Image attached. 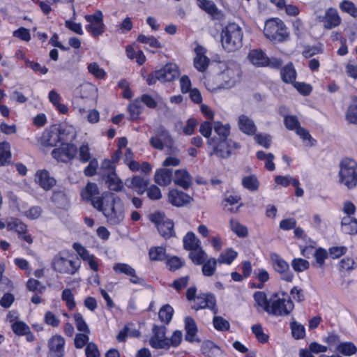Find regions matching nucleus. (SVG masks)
<instances>
[{
    "label": "nucleus",
    "mask_w": 357,
    "mask_h": 357,
    "mask_svg": "<svg viewBox=\"0 0 357 357\" xmlns=\"http://www.w3.org/2000/svg\"><path fill=\"white\" fill-rule=\"evenodd\" d=\"M241 70L238 65L231 63L220 74L223 88H231L240 81Z\"/></svg>",
    "instance_id": "9b49d317"
},
{
    "label": "nucleus",
    "mask_w": 357,
    "mask_h": 357,
    "mask_svg": "<svg viewBox=\"0 0 357 357\" xmlns=\"http://www.w3.org/2000/svg\"><path fill=\"white\" fill-rule=\"evenodd\" d=\"M149 219L155 225L158 232L162 237L169 238L174 236V223L164 213L160 212L153 213L150 215Z\"/></svg>",
    "instance_id": "0eeeda50"
},
{
    "label": "nucleus",
    "mask_w": 357,
    "mask_h": 357,
    "mask_svg": "<svg viewBox=\"0 0 357 357\" xmlns=\"http://www.w3.org/2000/svg\"><path fill=\"white\" fill-rule=\"evenodd\" d=\"M291 330L292 336L296 339H303L305 336V330L303 325L296 321H293L291 324Z\"/></svg>",
    "instance_id": "09e8293b"
},
{
    "label": "nucleus",
    "mask_w": 357,
    "mask_h": 357,
    "mask_svg": "<svg viewBox=\"0 0 357 357\" xmlns=\"http://www.w3.org/2000/svg\"><path fill=\"white\" fill-rule=\"evenodd\" d=\"M270 258L272 261L273 268L276 272L282 273L289 271V266L288 263L279 255L275 252L271 253L270 255Z\"/></svg>",
    "instance_id": "c85d7f7f"
},
{
    "label": "nucleus",
    "mask_w": 357,
    "mask_h": 357,
    "mask_svg": "<svg viewBox=\"0 0 357 357\" xmlns=\"http://www.w3.org/2000/svg\"><path fill=\"white\" fill-rule=\"evenodd\" d=\"M137 40L143 44H149L153 48L162 47L161 43L153 36H146L143 34L138 36Z\"/></svg>",
    "instance_id": "13d9d810"
},
{
    "label": "nucleus",
    "mask_w": 357,
    "mask_h": 357,
    "mask_svg": "<svg viewBox=\"0 0 357 357\" xmlns=\"http://www.w3.org/2000/svg\"><path fill=\"white\" fill-rule=\"evenodd\" d=\"M255 301V305L258 309L260 308L267 312L268 308L270 307V304L267 300L266 295L263 291H256L253 295Z\"/></svg>",
    "instance_id": "a19ab883"
},
{
    "label": "nucleus",
    "mask_w": 357,
    "mask_h": 357,
    "mask_svg": "<svg viewBox=\"0 0 357 357\" xmlns=\"http://www.w3.org/2000/svg\"><path fill=\"white\" fill-rule=\"evenodd\" d=\"M222 47L227 52H234L242 46L243 33L236 23H229L220 33Z\"/></svg>",
    "instance_id": "f03ea898"
},
{
    "label": "nucleus",
    "mask_w": 357,
    "mask_h": 357,
    "mask_svg": "<svg viewBox=\"0 0 357 357\" xmlns=\"http://www.w3.org/2000/svg\"><path fill=\"white\" fill-rule=\"evenodd\" d=\"M88 166L84 169V173L86 176H93L96 174L98 162L96 158L90 160Z\"/></svg>",
    "instance_id": "774afa93"
},
{
    "label": "nucleus",
    "mask_w": 357,
    "mask_h": 357,
    "mask_svg": "<svg viewBox=\"0 0 357 357\" xmlns=\"http://www.w3.org/2000/svg\"><path fill=\"white\" fill-rule=\"evenodd\" d=\"M294 308V304L289 298H277L272 301L267 313L274 316L289 315Z\"/></svg>",
    "instance_id": "6e6552de"
},
{
    "label": "nucleus",
    "mask_w": 357,
    "mask_h": 357,
    "mask_svg": "<svg viewBox=\"0 0 357 357\" xmlns=\"http://www.w3.org/2000/svg\"><path fill=\"white\" fill-rule=\"evenodd\" d=\"M339 183L351 189L357 185V162L346 158L340 162Z\"/></svg>",
    "instance_id": "39448f33"
},
{
    "label": "nucleus",
    "mask_w": 357,
    "mask_h": 357,
    "mask_svg": "<svg viewBox=\"0 0 357 357\" xmlns=\"http://www.w3.org/2000/svg\"><path fill=\"white\" fill-rule=\"evenodd\" d=\"M157 74L160 78V82H172L179 75L178 67L174 63H167L158 70Z\"/></svg>",
    "instance_id": "f3484780"
},
{
    "label": "nucleus",
    "mask_w": 357,
    "mask_h": 357,
    "mask_svg": "<svg viewBox=\"0 0 357 357\" xmlns=\"http://www.w3.org/2000/svg\"><path fill=\"white\" fill-rule=\"evenodd\" d=\"M105 183L108 188L112 191L120 192L124 188L123 182L116 174L111 175L110 176H109L105 180Z\"/></svg>",
    "instance_id": "f704fd0d"
},
{
    "label": "nucleus",
    "mask_w": 357,
    "mask_h": 357,
    "mask_svg": "<svg viewBox=\"0 0 357 357\" xmlns=\"http://www.w3.org/2000/svg\"><path fill=\"white\" fill-rule=\"evenodd\" d=\"M189 257L195 264L201 265L208 259V255L202 248L199 247L190 251Z\"/></svg>",
    "instance_id": "72a5a7b5"
},
{
    "label": "nucleus",
    "mask_w": 357,
    "mask_h": 357,
    "mask_svg": "<svg viewBox=\"0 0 357 357\" xmlns=\"http://www.w3.org/2000/svg\"><path fill=\"white\" fill-rule=\"evenodd\" d=\"M174 183L181 188L188 190L192 183V178L189 172L184 169H177L174 174Z\"/></svg>",
    "instance_id": "6ab92c4d"
},
{
    "label": "nucleus",
    "mask_w": 357,
    "mask_h": 357,
    "mask_svg": "<svg viewBox=\"0 0 357 357\" xmlns=\"http://www.w3.org/2000/svg\"><path fill=\"white\" fill-rule=\"evenodd\" d=\"M183 247L186 250L192 251L201 247L200 240L192 231L188 232L183 239Z\"/></svg>",
    "instance_id": "c756f323"
},
{
    "label": "nucleus",
    "mask_w": 357,
    "mask_h": 357,
    "mask_svg": "<svg viewBox=\"0 0 357 357\" xmlns=\"http://www.w3.org/2000/svg\"><path fill=\"white\" fill-rule=\"evenodd\" d=\"M65 339L60 335H53L48 342L50 357H63L64 356Z\"/></svg>",
    "instance_id": "2eb2a0df"
},
{
    "label": "nucleus",
    "mask_w": 357,
    "mask_h": 357,
    "mask_svg": "<svg viewBox=\"0 0 357 357\" xmlns=\"http://www.w3.org/2000/svg\"><path fill=\"white\" fill-rule=\"evenodd\" d=\"M99 193L98 185L95 183L89 182L82 190L81 195L84 199L90 201L93 205V202L100 197L98 196Z\"/></svg>",
    "instance_id": "393cba45"
},
{
    "label": "nucleus",
    "mask_w": 357,
    "mask_h": 357,
    "mask_svg": "<svg viewBox=\"0 0 357 357\" xmlns=\"http://www.w3.org/2000/svg\"><path fill=\"white\" fill-rule=\"evenodd\" d=\"M341 9L353 17H357V8L354 3L349 1H344L340 4Z\"/></svg>",
    "instance_id": "69168bd1"
},
{
    "label": "nucleus",
    "mask_w": 357,
    "mask_h": 357,
    "mask_svg": "<svg viewBox=\"0 0 357 357\" xmlns=\"http://www.w3.org/2000/svg\"><path fill=\"white\" fill-rule=\"evenodd\" d=\"M237 252L231 248H228L221 252L217 259L219 264H231L237 257Z\"/></svg>",
    "instance_id": "37998d69"
},
{
    "label": "nucleus",
    "mask_w": 357,
    "mask_h": 357,
    "mask_svg": "<svg viewBox=\"0 0 357 357\" xmlns=\"http://www.w3.org/2000/svg\"><path fill=\"white\" fill-rule=\"evenodd\" d=\"M341 227L345 234H357V219H353L350 216L344 217L341 222Z\"/></svg>",
    "instance_id": "7c9ffc66"
},
{
    "label": "nucleus",
    "mask_w": 357,
    "mask_h": 357,
    "mask_svg": "<svg viewBox=\"0 0 357 357\" xmlns=\"http://www.w3.org/2000/svg\"><path fill=\"white\" fill-rule=\"evenodd\" d=\"M10 146L8 142H0V164L6 165L10 163L11 158V153L10 151Z\"/></svg>",
    "instance_id": "79ce46f5"
},
{
    "label": "nucleus",
    "mask_w": 357,
    "mask_h": 357,
    "mask_svg": "<svg viewBox=\"0 0 357 357\" xmlns=\"http://www.w3.org/2000/svg\"><path fill=\"white\" fill-rule=\"evenodd\" d=\"M149 257L151 260L154 261H162L165 259V248L162 246L151 248L149 250Z\"/></svg>",
    "instance_id": "3c124183"
},
{
    "label": "nucleus",
    "mask_w": 357,
    "mask_h": 357,
    "mask_svg": "<svg viewBox=\"0 0 357 357\" xmlns=\"http://www.w3.org/2000/svg\"><path fill=\"white\" fill-rule=\"evenodd\" d=\"M37 182L45 190H50L56 184V180L50 176L46 170H39L36 172Z\"/></svg>",
    "instance_id": "4be33fe9"
},
{
    "label": "nucleus",
    "mask_w": 357,
    "mask_h": 357,
    "mask_svg": "<svg viewBox=\"0 0 357 357\" xmlns=\"http://www.w3.org/2000/svg\"><path fill=\"white\" fill-rule=\"evenodd\" d=\"M77 154L76 146L68 142H63L60 147L54 149L52 152L54 158L63 162H67L75 158Z\"/></svg>",
    "instance_id": "9d476101"
},
{
    "label": "nucleus",
    "mask_w": 357,
    "mask_h": 357,
    "mask_svg": "<svg viewBox=\"0 0 357 357\" xmlns=\"http://www.w3.org/2000/svg\"><path fill=\"white\" fill-rule=\"evenodd\" d=\"M238 126L241 132L248 135H254L257 130L253 120L245 114L238 116Z\"/></svg>",
    "instance_id": "412c9836"
},
{
    "label": "nucleus",
    "mask_w": 357,
    "mask_h": 357,
    "mask_svg": "<svg viewBox=\"0 0 357 357\" xmlns=\"http://www.w3.org/2000/svg\"><path fill=\"white\" fill-rule=\"evenodd\" d=\"M75 324L78 331L90 333V329L82 314L76 312L73 314Z\"/></svg>",
    "instance_id": "a18cd8bd"
},
{
    "label": "nucleus",
    "mask_w": 357,
    "mask_h": 357,
    "mask_svg": "<svg viewBox=\"0 0 357 357\" xmlns=\"http://www.w3.org/2000/svg\"><path fill=\"white\" fill-rule=\"evenodd\" d=\"M97 87L91 83L82 84L79 87V93L82 98H94L97 96Z\"/></svg>",
    "instance_id": "e433bc0d"
},
{
    "label": "nucleus",
    "mask_w": 357,
    "mask_h": 357,
    "mask_svg": "<svg viewBox=\"0 0 357 357\" xmlns=\"http://www.w3.org/2000/svg\"><path fill=\"white\" fill-rule=\"evenodd\" d=\"M252 332L257 340L261 343H266L268 340V336L264 333L263 328L260 324H255L252 326Z\"/></svg>",
    "instance_id": "6e6d98bb"
},
{
    "label": "nucleus",
    "mask_w": 357,
    "mask_h": 357,
    "mask_svg": "<svg viewBox=\"0 0 357 357\" xmlns=\"http://www.w3.org/2000/svg\"><path fill=\"white\" fill-rule=\"evenodd\" d=\"M284 123L287 129L296 130L300 125L298 118L294 115H286L284 119Z\"/></svg>",
    "instance_id": "4d7b16f0"
},
{
    "label": "nucleus",
    "mask_w": 357,
    "mask_h": 357,
    "mask_svg": "<svg viewBox=\"0 0 357 357\" xmlns=\"http://www.w3.org/2000/svg\"><path fill=\"white\" fill-rule=\"evenodd\" d=\"M173 313V308L169 305H165L160 308L158 316L161 321L169 324L172 319Z\"/></svg>",
    "instance_id": "de8ad7c7"
},
{
    "label": "nucleus",
    "mask_w": 357,
    "mask_h": 357,
    "mask_svg": "<svg viewBox=\"0 0 357 357\" xmlns=\"http://www.w3.org/2000/svg\"><path fill=\"white\" fill-rule=\"evenodd\" d=\"M166 328L163 326H154L153 335L149 340L150 345L155 349H165L169 347V340L165 337Z\"/></svg>",
    "instance_id": "ddd939ff"
},
{
    "label": "nucleus",
    "mask_w": 357,
    "mask_h": 357,
    "mask_svg": "<svg viewBox=\"0 0 357 357\" xmlns=\"http://www.w3.org/2000/svg\"><path fill=\"white\" fill-rule=\"evenodd\" d=\"M89 334L86 333H77L74 340L75 347L77 349L83 348L89 341Z\"/></svg>",
    "instance_id": "338daca9"
},
{
    "label": "nucleus",
    "mask_w": 357,
    "mask_h": 357,
    "mask_svg": "<svg viewBox=\"0 0 357 357\" xmlns=\"http://www.w3.org/2000/svg\"><path fill=\"white\" fill-rule=\"evenodd\" d=\"M81 262L72 255L59 252L52 262L53 269L61 274L74 275L79 269Z\"/></svg>",
    "instance_id": "7ed1b4c3"
},
{
    "label": "nucleus",
    "mask_w": 357,
    "mask_h": 357,
    "mask_svg": "<svg viewBox=\"0 0 357 357\" xmlns=\"http://www.w3.org/2000/svg\"><path fill=\"white\" fill-rule=\"evenodd\" d=\"M291 266L296 272L300 273L308 269L310 264L305 259L302 258H296L292 260Z\"/></svg>",
    "instance_id": "5fc2aeb1"
},
{
    "label": "nucleus",
    "mask_w": 357,
    "mask_h": 357,
    "mask_svg": "<svg viewBox=\"0 0 357 357\" xmlns=\"http://www.w3.org/2000/svg\"><path fill=\"white\" fill-rule=\"evenodd\" d=\"M116 273H123L128 276L135 273V269L128 264L117 263L113 267Z\"/></svg>",
    "instance_id": "bf43d9fd"
},
{
    "label": "nucleus",
    "mask_w": 357,
    "mask_h": 357,
    "mask_svg": "<svg viewBox=\"0 0 357 357\" xmlns=\"http://www.w3.org/2000/svg\"><path fill=\"white\" fill-rule=\"evenodd\" d=\"M172 142L171 137L169 133L162 130L160 132V134L155 137H153L150 139L151 145L158 150H162L165 144L169 143Z\"/></svg>",
    "instance_id": "cd10ccee"
},
{
    "label": "nucleus",
    "mask_w": 357,
    "mask_h": 357,
    "mask_svg": "<svg viewBox=\"0 0 357 357\" xmlns=\"http://www.w3.org/2000/svg\"><path fill=\"white\" fill-rule=\"evenodd\" d=\"M196 56L194 59V66L199 72H204L207 68L209 59L205 55L206 50L200 45H198L195 50Z\"/></svg>",
    "instance_id": "aec40b11"
},
{
    "label": "nucleus",
    "mask_w": 357,
    "mask_h": 357,
    "mask_svg": "<svg viewBox=\"0 0 357 357\" xmlns=\"http://www.w3.org/2000/svg\"><path fill=\"white\" fill-rule=\"evenodd\" d=\"M208 143L213 145V153L222 158L229 157L233 150L240 149L239 144L231 139L220 140L216 144H213L214 140L211 139Z\"/></svg>",
    "instance_id": "f8f14e48"
},
{
    "label": "nucleus",
    "mask_w": 357,
    "mask_h": 357,
    "mask_svg": "<svg viewBox=\"0 0 357 357\" xmlns=\"http://www.w3.org/2000/svg\"><path fill=\"white\" fill-rule=\"evenodd\" d=\"M26 288L33 292L43 294L45 290V286L40 281L31 278L26 282Z\"/></svg>",
    "instance_id": "603ef678"
},
{
    "label": "nucleus",
    "mask_w": 357,
    "mask_h": 357,
    "mask_svg": "<svg viewBox=\"0 0 357 357\" xmlns=\"http://www.w3.org/2000/svg\"><path fill=\"white\" fill-rule=\"evenodd\" d=\"M87 69L91 75L99 79H105L107 75L105 70L100 68L99 64L96 62L90 63L88 65Z\"/></svg>",
    "instance_id": "49530a36"
},
{
    "label": "nucleus",
    "mask_w": 357,
    "mask_h": 357,
    "mask_svg": "<svg viewBox=\"0 0 357 357\" xmlns=\"http://www.w3.org/2000/svg\"><path fill=\"white\" fill-rule=\"evenodd\" d=\"M347 120L354 124H357V100L354 101L348 108L347 114Z\"/></svg>",
    "instance_id": "680f3d73"
},
{
    "label": "nucleus",
    "mask_w": 357,
    "mask_h": 357,
    "mask_svg": "<svg viewBox=\"0 0 357 357\" xmlns=\"http://www.w3.org/2000/svg\"><path fill=\"white\" fill-rule=\"evenodd\" d=\"M336 350L344 356H349L357 352V347L351 342H344L340 343L337 346Z\"/></svg>",
    "instance_id": "ea45409f"
},
{
    "label": "nucleus",
    "mask_w": 357,
    "mask_h": 357,
    "mask_svg": "<svg viewBox=\"0 0 357 357\" xmlns=\"http://www.w3.org/2000/svg\"><path fill=\"white\" fill-rule=\"evenodd\" d=\"M264 33L273 41H282L288 34L284 22L279 19H271L266 22Z\"/></svg>",
    "instance_id": "423d86ee"
},
{
    "label": "nucleus",
    "mask_w": 357,
    "mask_h": 357,
    "mask_svg": "<svg viewBox=\"0 0 357 357\" xmlns=\"http://www.w3.org/2000/svg\"><path fill=\"white\" fill-rule=\"evenodd\" d=\"M13 332L18 335H24L29 331V327L23 321H16L12 324Z\"/></svg>",
    "instance_id": "e2e57ef3"
},
{
    "label": "nucleus",
    "mask_w": 357,
    "mask_h": 357,
    "mask_svg": "<svg viewBox=\"0 0 357 357\" xmlns=\"http://www.w3.org/2000/svg\"><path fill=\"white\" fill-rule=\"evenodd\" d=\"M193 309L199 310L200 309L208 308L213 312L214 314L218 312L216 307L215 298L212 294H202L195 298Z\"/></svg>",
    "instance_id": "4468645a"
},
{
    "label": "nucleus",
    "mask_w": 357,
    "mask_h": 357,
    "mask_svg": "<svg viewBox=\"0 0 357 357\" xmlns=\"http://www.w3.org/2000/svg\"><path fill=\"white\" fill-rule=\"evenodd\" d=\"M75 136L72 126H63L57 130L45 132L43 135V142L47 146H56L63 142L73 141Z\"/></svg>",
    "instance_id": "20e7f679"
},
{
    "label": "nucleus",
    "mask_w": 357,
    "mask_h": 357,
    "mask_svg": "<svg viewBox=\"0 0 357 357\" xmlns=\"http://www.w3.org/2000/svg\"><path fill=\"white\" fill-rule=\"evenodd\" d=\"M213 129L215 133L220 137V140L227 139L230 134V125L222 124L220 121L213 122Z\"/></svg>",
    "instance_id": "4c0bfd02"
},
{
    "label": "nucleus",
    "mask_w": 357,
    "mask_h": 357,
    "mask_svg": "<svg viewBox=\"0 0 357 357\" xmlns=\"http://www.w3.org/2000/svg\"><path fill=\"white\" fill-rule=\"evenodd\" d=\"M280 74L282 81L285 83H294L296 77V72L291 63L284 66Z\"/></svg>",
    "instance_id": "2f4dec72"
},
{
    "label": "nucleus",
    "mask_w": 357,
    "mask_h": 357,
    "mask_svg": "<svg viewBox=\"0 0 357 357\" xmlns=\"http://www.w3.org/2000/svg\"><path fill=\"white\" fill-rule=\"evenodd\" d=\"M168 201L173 206L181 207L191 202L192 198L185 192L172 189L168 192Z\"/></svg>",
    "instance_id": "dca6fc26"
},
{
    "label": "nucleus",
    "mask_w": 357,
    "mask_h": 357,
    "mask_svg": "<svg viewBox=\"0 0 357 357\" xmlns=\"http://www.w3.org/2000/svg\"><path fill=\"white\" fill-rule=\"evenodd\" d=\"M90 149L88 144H83L79 149V160L83 162H87L91 160Z\"/></svg>",
    "instance_id": "0e129e2a"
},
{
    "label": "nucleus",
    "mask_w": 357,
    "mask_h": 357,
    "mask_svg": "<svg viewBox=\"0 0 357 357\" xmlns=\"http://www.w3.org/2000/svg\"><path fill=\"white\" fill-rule=\"evenodd\" d=\"M7 227L10 230H14L18 234H23L26 231V225L16 218H10L7 222Z\"/></svg>",
    "instance_id": "c03bdc74"
},
{
    "label": "nucleus",
    "mask_w": 357,
    "mask_h": 357,
    "mask_svg": "<svg viewBox=\"0 0 357 357\" xmlns=\"http://www.w3.org/2000/svg\"><path fill=\"white\" fill-rule=\"evenodd\" d=\"M149 181L140 176H135L125 181L126 185L130 189L135 190L139 195L143 194L148 186Z\"/></svg>",
    "instance_id": "a211bd4d"
},
{
    "label": "nucleus",
    "mask_w": 357,
    "mask_h": 357,
    "mask_svg": "<svg viewBox=\"0 0 357 357\" xmlns=\"http://www.w3.org/2000/svg\"><path fill=\"white\" fill-rule=\"evenodd\" d=\"M322 21L324 23V27L326 29H331L340 24L341 19L336 10L329 8L326 11L325 16Z\"/></svg>",
    "instance_id": "b1692460"
},
{
    "label": "nucleus",
    "mask_w": 357,
    "mask_h": 357,
    "mask_svg": "<svg viewBox=\"0 0 357 357\" xmlns=\"http://www.w3.org/2000/svg\"><path fill=\"white\" fill-rule=\"evenodd\" d=\"M197 6L206 13L214 16L218 13L215 3L211 0H197Z\"/></svg>",
    "instance_id": "c9c22d12"
},
{
    "label": "nucleus",
    "mask_w": 357,
    "mask_h": 357,
    "mask_svg": "<svg viewBox=\"0 0 357 357\" xmlns=\"http://www.w3.org/2000/svg\"><path fill=\"white\" fill-rule=\"evenodd\" d=\"M213 324L215 328L220 331H227L230 326L229 321L220 316L214 317Z\"/></svg>",
    "instance_id": "052dcab7"
},
{
    "label": "nucleus",
    "mask_w": 357,
    "mask_h": 357,
    "mask_svg": "<svg viewBox=\"0 0 357 357\" xmlns=\"http://www.w3.org/2000/svg\"><path fill=\"white\" fill-rule=\"evenodd\" d=\"M230 227L231 229L238 236V237H245L248 236V229L245 226L239 223L237 220H230Z\"/></svg>",
    "instance_id": "8fccbe9b"
},
{
    "label": "nucleus",
    "mask_w": 357,
    "mask_h": 357,
    "mask_svg": "<svg viewBox=\"0 0 357 357\" xmlns=\"http://www.w3.org/2000/svg\"><path fill=\"white\" fill-rule=\"evenodd\" d=\"M61 299L66 302L67 307L72 310L75 307L74 295L70 289H65L61 294Z\"/></svg>",
    "instance_id": "864d4df0"
},
{
    "label": "nucleus",
    "mask_w": 357,
    "mask_h": 357,
    "mask_svg": "<svg viewBox=\"0 0 357 357\" xmlns=\"http://www.w3.org/2000/svg\"><path fill=\"white\" fill-rule=\"evenodd\" d=\"M184 322L186 332L185 340L190 342L197 340L195 336L197 333V327L195 320L190 317H187L185 318Z\"/></svg>",
    "instance_id": "bb28decb"
},
{
    "label": "nucleus",
    "mask_w": 357,
    "mask_h": 357,
    "mask_svg": "<svg viewBox=\"0 0 357 357\" xmlns=\"http://www.w3.org/2000/svg\"><path fill=\"white\" fill-rule=\"evenodd\" d=\"M93 206L103 214L110 225H119L125 218L124 203L119 196L112 192H103L100 198L93 202Z\"/></svg>",
    "instance_id": "f257e3e1"
},
{
    "label": "nucleus",
    "mask_w": 357,
    "mask_h": 357,
    "mask_svg": "<svg viewBox=\"0 0 357 357\" xmlns=\"http://www.w3.org/2000/svg\"><path fill=\"white\" fill-rule=\"evenodd\" d=\"M172 172L169 169H159L155 173L154 181L161 186L169 185L172 180Z\"/></svg>",
    "instance_id": "a878e982"
},
{
    "label": "nucleus",
    "mask_w": 357,
    "mask_h": 357,
    "mask_svg": "<svg viewBox=\"0 0 357 357\" xmlns=\"http://www.w3.org/2000/svg\"><path fill=\"white\" fill-rule=\"evenodd\" d=\"M84 18L89 22L86 29L93 37L99 36L103 33L105 24L103 23V15L100 10L96 11L93 15H86Z\"/></svg>",
    "instance_id": "1a4fd4ad"
},
{
    "label": "nucleus",
    "mask_w": 357,
    "mask_h": 357,
    "mask_svg": "<svg viewBox=\"0 0 357 357\" xmlns=\"http://www.w3.org/2000/svg\"><path fill=\"white\" fill-rule=\"evenodd\" d=\"M248 59L251 63L259 67L266 66L268 61V58L260 50H250L248 55Z\"/></svg>",
    "instance_id": "5701e85b"
},
{
    "label": "nucleus",
    "mask_w": 357,
    "mask_h": 357,
    "mask_svg": "<svg viewBox=\"0 0 357 357\" xmlns=\"http://www.w3.org/2000/svg\"><path fill=\"white\" fill-rule=\"evenodd\" d=\"M218 263L217 259L214 257L208 258L205 262H204L202 268V274L206 277H211L214 275L216 271V266Z\"/></svg>",
    "instance_id": "473e14b6"
},
{
    "label": "nucleus",
    "mask_w": 357,
    "mask_h": 357,
    "mask_svg": "<svg viewBox=\"0 0 357 357\" xmlns=\"http://www.w3.org/2000/svg\"><path fill=\"white\" fill-rule=\"evenodd\" d=\"M242 185L250 191H257L259 187V181L254 174L242 178Z\"/></svg>",
    "instance_id": "58836bf2"
}]
</instances>
